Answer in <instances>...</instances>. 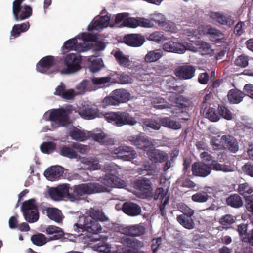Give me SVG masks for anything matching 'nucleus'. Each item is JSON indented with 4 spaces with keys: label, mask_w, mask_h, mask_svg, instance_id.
Listing matches in <instances>:
<instances>
[{
    "label": "nucleus",
    "mask_w": 253,
    "mask_h": 253,
    "mask_svg": "<svg viewBox=\"0 0 253 253\" xmlns=\"http://www.w3.org/2000/svg\"><path fill=\"white\" fill-rule=\"evenodd\" d=\"M108 191L107 188L102 184L95 182H88L69 186L67 198L71 202L78 201L86 195L96 193L104 192Z\"/></svg>",
    "instance_id": "obj_1"
},
{
    "label": "nucleus",
    "mask_w": 253,
    "mask_h": 253,
    "mask_svg": "<svg viewBox=\"0 0 253 253\" xmlns=\"http://www.w3.org/2000/svg\"><path fill=\"white\" fill-rule=\"evenodd\" d=\"M104 118L107 122L117 126H134L137 123L136 119L127 111L106 113L104 115Z\"/></svg>",
    "instance_id": "obj_2"
},
{
    "label": "nucleus",
    "mask_w": 253,
    "mask_h": 253,
    "mask_svg": "<svg viewBox=\"0 0 253 253\" xmlns=\"http://www.w3.org/2000/svg\"><path fill=\"white\" fill-rule=\"evenodd\" d=\"M102 227L99 222L90 217L84 218L83 224L75 223L74 224L72 231L74 235L79 236L82 232L86 231L87 233L97 234L101 232Z\"/></svg>",
    "instance_id": "obj_3"
},
{
    "label": "nucleus",
    "mask_w": 253,
    "mask_h": 253,
    "mask_svg": "<svg viewBox=\"0 0 253 253\" xmlns=\"http://www.w3.org/2000/svg\"><path fill=\"white\" fill-rule=\"evenodd\" d=\"M110 153L114 158L126 161H130L137 156V153L132 147L125 145L114 148L110 151Z\"/></svg>",
    "instance_id": "obj_4"
},
{
    "label": "nucleus",
    "mask_w": 253,
    "mask_h": 253,
    "mask_svg": "<svg viewBox=\"0 0 253 253\" xmlns=\"http://www.w3.org/2000/svg\"><path fill=\"white\" fill-rule=\"evenodd\" d=\"M69 119L67 111L63 108L52 110L49 116V120L51 122V125L55 128L66 126L68 124Z\"/></svg>",
    "instance_id": "obj_5"
},
{
    "label": "nucleus",
    "mask_w": 253,
    "mask_h": 253,
    "mask_svg": "<svg viewBox=\"0 0 253 253\" xmlns=\"http://www.w3.org/2000/svg\"><path fill=\"white\" fill-rule=\"evenodd\" d=\"M116 167L117 166L113 164H109L106 166V170L112 172L111 174H106L101 181L102 183L107 186H105V187L108 190L107 191V192L110 191L109 188L119 187L120 186L121 179L115 175V174L117 173L116 170ZM102 186L105 187V186Z\"/></svg>",
    "instance_id": "obj_6"
},
{
    "label": "nucleus",
    "mask_w": 253,
    "mask_h": 253,
    "mask_svg": "<svg viewBox=\"0 0 253 253\" xmlns=\"http://www.w3.org/2000/svg\"><path fill=\"white\" fill-rule=\"evenodd\" d=\"M122 243L125 247L123 249V253H146L144 251L140 250V248L144 246V242L137 239L123 238Z\"/></svg>",
    "instance_id": "obj_7"
},
{
    "label": "nucleus",
    "mask_w": 253,
    "mask_h": 253,
    "mask_svg": "<svg viewBox=\"0 0 253 253\" xmlns=\"http://www.w3.org/2000/svg\"><path fill=\"white\" fill-rule=\"evenodd\" d=\"M81 57L78 54L70 53L67 55L64 60L66 68L62 70V73L64 74H71L79 71L81 67Z\"/></svg>",
    "instance_id": "obj_8"
},
{
    "label": "nucleus",
    "mask_w": 253,
    "mask_h": 253,
    "mask_svg": "<svg viewBox=\"0 0 253 253\" xmlns=\"http://www.w3.org/2000/svg\"><path fill=\"white\" fill-rule=\"evenodd\" d=\"M134 187L139 191L141 197L146 198L152 194L153 187L151 180L147 178L137 179L134 182Z\"/></svg>",
    "instance_id": "obj_9"
},
{
    "label": "nucleus",
    "mask_w": 253,
    "mask_h": 253,
    "mask_svg": "<svg viewBox=\"0 0 253 253\" xmlns=\"http://www.w3.org/2000/svg\"><path fill=\"white\" fill-rule=\"evenodd\" d=\"M12 13L16 21H22L30 17L32 14V9L29 5L22 6L21 4H13Z\"/></svg>",
    "instance_id": "obj_10"
},
{
    "label": "nucleus",
    "mask_w": 253,
    "mask_h": 253,
    "mask_svg": "<svg viewBox=\"0 0 253 253\" xmlns=\"http://www.w3.org/2000/svg\"><path fill=\"white\" fill-rule=\"evenodd\" d=\"M127 142L137 148L146 150L153 146L152 141L148 137L143 135H132L127 138Z\"/></svg>",
    "instance_id": "obj_11"
},
{
    "label": "nucleus",
    "mask_w": 253,
    "mask_h": 253,
    "mask_svg": "<svg viewBox=\"0 0 253 253\" xmlns=\"http://www.w3.org/2000/svg\"><path fill=\"white\" fill-rule=\"evenodd\" d=\"M195 66L186 64L177 67L175 70L174 74L180 79L188 80L195 76Z\"/></svg>",
    "instance_id": "obj_12"
},
{
    "label": "nucleus",
    "mask_w": 253,
    "mask_h": 253,
    "mask_svg": "<svg viewBox=\"0 0 253 253\" xmlns=\"http://www.w3.org/2000/svg\"><path fill=\"white\" fill-rule=\"evenodd\" d=\"M209 16L213 21L219 24L225 25L229 28L231 27L235 23L234 18L228 14H223L217 12H211Z\"/></svg>",
    "instance_id": "obj_13"
},
{
    "label": "nucleus",
    "mask_w": 253,
    "mask_h": 253,
    "mask_svg": "<svg viewBox=\"0 0 253 253\" xmlns=\"http://www.w3.org/2000/svg\"><path fill=\"white\" fill-rule=\"evenodd\" d=\"M69 190V184L65 183L58 185L56 188H51L49 190L50 197L54 200L59 201L64 198H67Z\"/></svg>",
    "instance_id": "obj_14"
},
{
    "label": "nucleus",
    "mask_w": 253,
    "mask_h": 253,
    "mask_svg": "<svg viewBox=\"0 0 253 253\" xmlns=\"http://www.w3.org/2000/svg\"><path fill=\"white\" fill-rule=\"evenodd\" d=\"M88 134L89 135V137H91L94 140L98 142L100 145L111 146L114 144V140L113 139L108 136L101 130L89 131L88 132Z\"/></svg>",
    "instance_id": "obj_15"
},
{
    "label": "nucleus",
    "mask_w": 253,
    "mask_h": 253,
    "mask_svg": "<svg viewBox=\"0 0 253 253\" xmlns=\"http://www.w3.org/2000/svg\"><path fill=\"white\" fill-rule=\"evenodd\" d=\"M123 42L129 46L138 47L144 44L145 39L140 34H129L124 36Z\"/></svg>",
    "instance_id": "obj_16"
},
{
    "label": "nucleus",
    "mask_w": 253,
    "mask_h": 253,
    "mask_svg": "<svg viewBox=\"0 0 253 253\" xmlns=\"http://www.w3.org/2000/svg\"><path fill=\"white\" fill-rule=\"evenodd\" d=\"M220 143L225 150H227L232 153H235L239 150L238 142L232 135L227 134L222 136Z\"/></svg>",
    "instance_id": "obj_17"
},
{
    "label": "nucleus",
    "mask_w": 253,
    "mask_h": 253,
    "mask_svg": "<svg viewBox=\"0 0 253 253\" xmlns=\"http://www.w3.org/2000/svg\"><path fill=\"white\" fill-rule=\"evenodd\" d=\"M191 171L195 176L205 177L211 173V168L203 162H195L192 166Z\"/></svg>",
    "instance_id": "obj_18"
},
{
    "label": "nucleus",
    "mask_w": 253,
    "mask_h": 253,
    "mask_svg": "<svg viewBox=\"0 0 253 253\" xmlns=\"http://www.w3.org/2000/svg\"><path fill=\"white\" fill-rule=\"evenodd\" d=\"M206 34L208 35L211 41L216 43L224 42L226 38L224 34L219 29L213 28L210 25H207L204 28Z\"/></svg>",
    "instance_id": "obj_19"
},
{
    "label": "nucleus",
    "mask_w": 253,
    "mask_h": 253,
    "mask_svg": "<svg viewBox=\"0 0 253 253\" xmlns=\"http://www.w3.org/2000/svg\"><path fill=\"white\" fill-rule=\"evenodd\" d=\"M55 64L54 56H47L41 59L36 65L37 71L41 73L49 74V69Z\"/></svg>",
    "instance_id": "obj_20"
},
{
    "label": "nucleus",
    "mask_w": 253,
    "mask_h": 253,
    "mask_svg": "<svg viewBox=\"0 0 253 253\" xmlns=\"http://www.w3.org/2000/svg\"><path fill=\"white\" fill-rule=\"evenodd\" d=\"M169 195L167 192H165L162 187L157 188L155 191L154 195V199L161 200V204L159 205V210L161 214L164 217L166 215L165 211V206L168 204L169 201Z\"/></svg>",
    "instance_id": "obj_21"
},
{
    "label": "nucleus",
    "mask_w": 253,
    "mask_h": 253,
    "mask_svg": "<svg viewBox=\"0 0 253 253\" xmlns=\"http://www.w3.org/2000/svg\"><path fill=\"white\" fill-rule=\"evenodd\" d=\"M80 116L84 119L91 120L99 117L98 109L96 106L84 105L79 112Z\"/></svg>",
    "instance_id": "obj_22"
},
{
    "label": "nucleus",
    "mask_w": 253,
    "mask_h": 253,
    "mask_svg": "<svg viewBox=\"0 0 253 253\" xmlns=\"http://www.w3.org/2000/svg\"><path fill=\"white\" fill-rule=\"evenodd\" d=\"M122 210L126 214L132 217L138 216L141 212L140 206L132 202H126L123 203Z\"/></svg>",
    "instance_id": "obj_23"
},
{
    "label": "nucleus",
    "mask_w": 253,
    "mask_h": 253,
    "mask_svg": "<svg viewBox=\"0 0 253 253\" xmlns=\"http://www.w3.org/2000/svg\"><path fill=\"white\" fill-rule=\"evenodd\" d=\"M151 20L157 24L161 29L166 31H172L174 28L173 24L167 22L164 15L161 13L152 15Z\"/></svg>",
    "instance_id": "obj_24"
},
{
    "label": "nucleus",
    "mask_w": 253,
    "mask_h": 253,
    "mask_svg": "<svg viewBox=\"0 0 253 253\" xmlns=\"http://www.w3.org/2000/svg\"><path fill=\"white\" fill-rule=\"evenodd\" d=\"M64 169L60 166H52L45 170L44 175L50 181H55L63 176Z\"/></svg>",
    "instance_id": "obj_25"
},
{
    "label": "nucleus",
    "mask_w": 253,
    "mask_h": 253,
    "mask_svg": "<svg viewBox=\"0 0 253 253\" xmlns=\"http://www.w3.org/2000/svg\"><path fill=\"white\" fill-rule=\"evenodd\" d=\"M147 154L149 159L154 163H163L169 158L166 152L155 148L148 150Z\"/></svg>",
    "instance_id": "obj_26"
},
{
    "label": "nucleus",
    "mask_w": 253,
    "mask_h": 253,
    "mask_svg": "<svg viewBox=\"0 0 253 253\" xmlns=\"http://www.w3.org/2000/svg\"><path fill=\"white\" fill-rule=\"evenodd\" d=\"M126 25H129L130 28H136L138 26L149 28L153 25L150 20L143 17L132 18L130 17L125 21Z\"/></svg>",
    "instance_id": "obj_27"
},
{
    "label": "nucleus",
    "mask_w": 253,
    "mask_h": 253,
    "mask_svg": "<svg viewBox=\"0 0 253 253\" xmlns=\"http://www.w3.org/2000/svg\"><path fill=\"white\" fill-rule=\"evenodd\" d=\"M145 228L140 224L127 226L123 228V234L131 236L138 237L145 233Z\"/></svg>",
    "instance_id": "obj_28"
},
{
    "label": "nucleus",
    "mask_w": 253,
    "mask_h": 253,
    "mask_svg": "<svg viewBox=\"0 0 253 253\" xmlns=\"http://www.w3.org/2000/svg\"><path fill=\"white\" fill-rule=\"evenodd\" d=\"M106 12L105 9L101 11L99 18L94 21L90 28L89 26L88 27L89 30L93 29L99 30L106 28L108 26L110 17L108 15L105 14Z\"/></svg>",
    "instance_id": "obj_29"
},
{
    "label": "nucleus",
    "mask_w": 253,
    "mask_h": 253,
    "mask_svg": "<svg viewBox=\"0 0 253 253\" xmlns=\"http://www.w3.org/2000/svg\"><path fill=\"white\" fill-rule=\"evenodd\" d=\"M163 49L167 52L179 54L184 53L185 52V47L184 45L172 41L165 42L163 45Z\"/></svg>",
    "instance_id": "obj_30"
},
{
    "label": "nucleus",
    "mask_w": 253,
    "mask_h": 253,
    "mask_svg": "<svg viewBox=\"0 0 253 253\" xmlns=\"http://www.w3.org/2000/svg\"><path fill=\"white\" fill-rule=\"evenodd\" d=\"M245 96L244 91L237 89H230L227 94V98L230 103L238 104L241 102Z\"/></svg>",
    "instance_id": "obj_31"
},
{
    "label": "nucleus",
    "mask_w": 253,
    "mask_h": 253,
    "mask_svg": "<svg viewBox=\"0 0 253 253\" xmlns=\"http://www.w3.org/2000/svg\"><path fill=\"white\" fill-rule=\"evenodd\" d=\"M43 232L47 234L53 235L49 238L48 241L59 240L64 236V232L62 229L54 225L48 226Z\"/></svg>",
    "instance_id": "obj_32"
},
{
    "label": "nucleus",
    "mask_w": 253,
    "mask_h": 253,
    "mask_svg": "<svg viewBox=\"0 0 253 253\" xmlns=\"http://www.w3.org/2000/svg\"><path fill=\"white\" fill-rule=\"evenodd\" d=\"M88 216L86 217H90L97 222H105L109 220L108 218L105 215L104 213L98 209L91 208L87 212Z\"/></svg>",
    "instance_id": "obj_33"
},
{
    "label": "nucleus",
    "mask_w": 253,
    "mask_h": 253,
    "mask_svg": "<svg viewBox=\"0 0 253 253\" xmlns=\"http://www.w3.org/2000/svg\"><path fill=\"white\" fill-rule=\"evenodd\" d=\"M112 95L117 99L119 105L121 103L126 102L130 99V93L124 89H118L113 90Z\"/></svg>",
    "instance_id": "obj_34"
},
{
    "label": "nucleus",
    "mask_w": 253,
    "mask_h": 253,
    "mask_svg": "<svg viewBox=\"0 0 253 253\" xmlns=\"http://www.w3.org/2000/svg\"><path fill=\"white\" fill-rule=\"evenodd\" d=\"M48 218L57 223L62 221L63 215L61 211L56 208H47L46 210Z\"/></svg>",
    "instance_id": "obj_35"
},
{
    "label": "nucleus",
    "mask_w": 253,
    "mask_h": 253,
    "mask_svg": "<svg viewBox=\"0 0 253 253\" xmlns=\"http://www.w3.org/2000/svg\"><path fill=\"white\" fill-rule=\"evenodd\" d=\"M30 27L29 23H23L20 24H15L10 32V38H15L20 36L21 33L27 31Z\"/></svg>",
    "instance_id": "obj_36"
},
{
    "label": "nucleus",
    "mask_w": 253,
    "mask_h": 253,
    "mask_svg": "<svg viewBox=\"0 0 253 253\" xmlns=\"http://www.w3.org/2000/svg\"><path fill=\"white\" fill-rule=\"evenodd\" d=\"M226 202L228 206L236 209L241 208L243 205L242 198L237 194L230 195L226 198Z\"/></svg>",
    "instance_id": "obj_37"
},
{
    "label": "nucleus",
    "mask_w": 253,
    "mask_h": 253,
    "mask_svg": "<svg viewBox=\"0 0 253 253\" xmlns=\"http://www.w3.org/2000/svg\"><path fill=\"white\" fill-rule=\"evenodd\" d=\"M63 48L74 50L80 52L84 51L82 44H78L77 40L76 38H72L66 41L64 43Z\"/></svg>",
    "instance_id": "obj_38"
},
{
    "label": "nucleus",
    "mask_w": 253,
    "mask_h": 253,
    "mask_svg": "<svg viewBox=\"0 0 253 253\" xmlns=\"http://www.w3.org/2000/svg\"><path fill=\"white\" fill-rule=\"evenodd\" d=\"M160 121L163 126L169 128L177 130L181 128V125L180 123L172 120L168 117L161 118Z\"/></svg>",
    "instance_id": "obj_39"
},
{
    "label": "nucleus",
    "mask_w": 253,
    "mask_h": 253,
    "mask_svg": "<svg viewBox=\"0 0 253 253\" xmlns=\"http://www.w3.org/2000/svg\"><path fill=\"white\" fill-rule=\"evenodd\" d=\"M70 136L73 139L79 141H85L89 137L88 132H86L76 127L70 131Z\"/></svg>",
    "instance_id": "obj_40"
},
{
    "label": "nucleus",
    "mask_w": 253,
    "mask_h": 253,
    "mask_svg": "<svg viewBox=\"0 0 253 253\" xmlns=\"http://www.w3.org/2000/svg\"><path fill=\"white\" fill-rule=\"evenodd\" d=\"M113 55L115 60L121 66L127 67L130 65L129 57L124 55L121 50L115 51Z\"/></svg>",
    "instance_id": "obj_41"
},
{
    "label": "nucleus",
    "mask_w": 253,
    "mask_h": 253,
    "mask_svg": "<svg viewBox=\"0 0 253 253\" xmlns=\"http://www.w3.org/2000/svg\"><path fill=\"white\" fill-rule=\"evenodd\" d=\"M178 223L184 228L192 229L194 227V222L191 217L185 215H179L177 216Z\"/></svg>",
    "instance_id": "obj_42"
},
{
    "label": "nucleus",
    "mask_w": 253,
    "mask_h": 253,
    "mask_svg": "<svg viewBox=\"0 0 253 253\" xmlns=\"http://www.w3.org/2000/svg\"><path fill=\"white\" fill-rule=\"evenodd\" d=\"M210 167L212 169L215 171H221L224 172H229L233 171V168L230 166L221 164L216 161H213L209 165Z\"/></svg>",
    "instance_id": "obj_43"
},
{
    "label": "nucleus",
    "mask_w": 253,
    "mask_h": 253,
    "mask_svg": "<svg viewBox=\"0 0 253 253\" xmlns=\"http://www.w3.org/2000/svg\"><path fill=\"white\" fill-rule=\"evenodd\" d=\"M73 148V147L64 145L60 147L59 154L63 157L69 159H75L77 157L78 154Z\"/></svg>",
    "instance_id": "obj_44"
},
{
    "label": "nucleus",
    "mask_w": 253,
    "mask_h": 253,
    "mask_svg": "<svg viewBox=\"0 0 253 253\" xmlns=\"http://www.w3.org/2000/svg\"><path fill=\"white\" fill-rule=\"evenodd\" d=\"M197 45L198 46V52L202 55L211 54L213 51L210 43L206 42L198 41Z\"/></svg>",
    "instance_id": "obj_45"
},
{
    "label": "nucleus",
    "mask_w": 253,
    "mask_h": 253,
    "mask_svg": "<svg viewBox=\"0 0 253 253\" xmlns=\"http://www.w3.org/2000/svg\"><path fill=\"white\" fill-rule=\"evenodd\" d=\"M21 208L22 212L29 211H38L36 200L34 198L24 201Z\"/></svg>",
    "instance_id": "obj_46"
},
{
    "label": "nucleus",
    "mask_w": 253,
    "mask_h": 253,
    "mask_svg": "<svg viewBox=\"0 0 253 253\" xmlns=\"http://www.w3.org/2000/svg\"><path fill=\"white\" fill-rule=\"evenodd\" d=\"M238 191L240 194L243 196L245 200L246 198L252 195L253 189L247 183L240 184L238 186Z\"/></svg>",
    "instance_id": "obj_47"
},
{
    "label": "nucleus",
    "mask_w": 253,
    "mask_h": 253,
    "mask_svg": "<svg viewBox=\"0 0 253 253\" xmlns=\"http://www.w3.org/2000/svg\"><path fill=\"white\" fill-rule=\"evenodd\" d=\"M163 56V52L160 49L149 51L145 57L147 62L151 63L159 60Z\"/></svg>",
    "instance_id": "obj_48"
},
{
    "label": "nucleus",
    "mask_w": 253,
    "mask_h": 253,
    "mask_svg": "<svg viewBox=\"0 0 253 253\" xmlns=\"http://www.w3.org/2000/svg\"><path fill=\"white\" fill-rule=\"evenodd\" d=\"M32 242L37 246H42L45 245L48 241L46 236L42 233H37L33 235L31 237Z\"/></svg>",
    "instance_id": "obj_49"
},
{
    "label": "nucleus",
    "mask_w": 253,
    "mask_h": 253,
    "mask_svg": "<svg viewBox=\"0 0 253 253\" xmlns=\"http://www.w3.org/2000/svg\"><path fill=\"white\" fill-rule=\"evenodd\" d=\"M205 116L212 122L218 121L220 119L219 114L216 112L215 108L209 106V108L204 110Z\"/></svg>",
    "instance_id": "obj_50"
},
{
    "label": "nucleus",
    "mask_w": 253,
    "mask_h": 253,
    "mask_svg": "<svg viewBox=\"0 0 253 253\" xmlns=\"http://www.w3.org/2000/svg\"><path fill=\"white\" fill-rule=\"evenodd\" d=\"M22 212L25 220L29 223L35 222L39 219L38 211H29Z\"/></svg>",
    "instance_id": "obj_51"
},
{
    "label": "nucleus",
    "mask_w": 253,
    "mask_h": 253,
    "mask_svg": "<svg viewBox=\"0 0 253 253\" xmlns=\"http://www.w3.org/2000/svg\"><path fill=\"white\" fill-rule=\"evenodd\" d=\"M147 40L159 43L165 41L166 38L163 32L157 31L150 34L147 37Z\"/></svg>",
    "instance_id": "obj_52"
},
{
    "label": "nucleus",
    "mask_w": 253,
    "mask_h": 253,
    "mask_svg": "<svg viewBox=\"0 0 253 253\" xmlns=\"http://www.w3.org/2000/svg\"><path fill=\"white\" fill-rule=\"evenodd\" d=\"M211 196L208 195L205 191L198 192L192 196V200L195 202L204 203L206 202Z\"/></svg>",
    "instance_id": "obj_53"
},
{
    "label": "nucleus",
    "mask_w": 253,
    "mask_h": 253,
    "mask_svg": "<svg viewBox=\"0 0 253 253\" xmlns=\"http://www.w3.org/2000/svg\"><path fill=\"white\" fill-rule=\"evenodd\" d=\"M40 149L43 153L50 154L55 150L56 144L53 142H44L41 144Z\"/></svg>",
    "instance_id": "obj_54"
},
{
    "label": "nucleus",
    "mask_w": 253,
    "mask_h": 253,
    "mask_svg": "<svg viewBox=\"0 0 253 253\" xmlns=\"http://www.w3.org/2000/svg\"><path fill=\"white\" fill-rule=\"evenodd\" d=\"M219 115L222 116L223 118L231 120L233 118L232 113L231 111L224 105H218V107Z\"/></svg>",
    "instance_id": "obj_55"
},
{
    "label": "nucleus",
    "mask_w": 253,
    "mask_h": 253,
    "mask_svg": "<svg viewBox=\"0 0 253 253\" xmlns=\"http://www.w3.org/2000/svg\"><path fill=\"white\" fill-rule=\"evenodd\" d=\"M249 58L248 56L241 54L238 56L234 61L235 66L241 68H245L249 64Z\"/></svg>",
    "instance_id": "obj_56"
},
{
    "label": "nucleus",
    "mask_w": 253,
    "mask_h": 253,
    "mask_svg": "<svg viewBox=\"0 0 253 253\" xmlns=\"http://www.w3.org/2000/svg\"><path fill=\"white\" fill-rule=\"evenodd\" d=\"M84 164L88 166V168L91 169L96 170L100 169V165L97 159L93 158H88L83 159Z\"/></svg>",
    "instance_id": "obj_57"
},
{
    "label": "nucleus",
    "mask_w": 253,
    "mask_h": 253,
    "mask_svg": "<svg viewBox=\"0 0 253 253\" xmlns=\"http://www.w3.org/2000/svg\"><path fill=\"white\" fill-rule=\"evenodd\" d=\"M189 103L188 100L186 102H183L182 103L180 104V105L177 106V107L181 110V113H185V117L179 118V120L181 122L182 121H188L190 119V116L187 112L189 110Z\"/></svg>",
    "instance_id": "obj_58"
},
{
    "label": "nucleus",
    "mask_w": 253,
    "mask_h": 253,
    "mask_svg": "<svg viewBox=\"0 0 253 253\" xmlns=\"http://www.w3.org/2000/svg\"><path fill=\"white\" fill-rule=\"evenodd\" d=\"M135 77L140 81H148L150 75L146 70L142 68L137 69L135 73Z\"/></svg>",
    "instance_id": "obj_59"
},
{
    "label": "nucleus",
    "mask_w": 253,
    "mask_h": 253,
    "mask_svg": "<svg viewBox=\"0 0 253 253\" xmlns=\"http://www.w3.org/2000/svg\"><path fill=\"white\" fill-rule=\"evenodd\" d=\"M90 86H91L90 82L87 80H84L76 86V88L79 91L80 94H83L86 91L90 90Z\"/></svg>",
    "instance_id": "obj_60"
},
{
    "label": "nucleus",
    "mask_w": 253,
    "mask_h": 253,
    "mask_svg": "<svg viewBox=\"0 0 253 253\" xmlns=\"http://www.w3.org/2000/svg\"><path fill=\"white\" fill-rule=\"evenodd\" d=\"M102 61L101 59H96L93 60L89 66L90 71L92 73L99 71L102 68Z\"/></svg>",
    "instance_id": "obj_61"
},
{
    "label": "nucleus",
    "mask_w": 253,
    "mask_h": 253,
    "mask_svg": "<svg viewBox=\"0 0 253 253\" xmlns=\"http://www.w3.org/2000/svg\"><path fill=\"white\" fill-rule=\"evenodd\" d=\"M143 124L146 126L154 130H159L160 128L161 125L157 121L150 119H145Z\"/></svg>",
    "instance_id": "obj_62"
},
{
    "label": "nucleus",
    "mask_w": 253,
    "mask_h": 253,
    "mask_svg": "<svg viewBox=\"0 0 253 253\" xmlns=\"http://www.w3.org/2000/svg\"><path fill=\"white\" fill-rule=\"evenodd\" d=\"M117 99L114 97V95H112V92L110 96H107L104 98L102 101V105L103 106H117L119 104L117 103Z\"/></svg>",
    "instance_id": "obj_63"
},
{
    "label": "nucleus",
    "mask_w": 253,
    "mask_h": 253,
    "mask_svg": "<svg viewBox=\"0 0 253 253\" xmlns=\"http://www.w3.org/2000/svg\"><path fill=\"white\" fill-rule=\"evenodd\" d=\"M111 78L109 76L103 77H93L91 79V82L95 85L105 84L110 82Z\"/></svg>",
    "instance_id": "obj_64"
}]
</instances>
